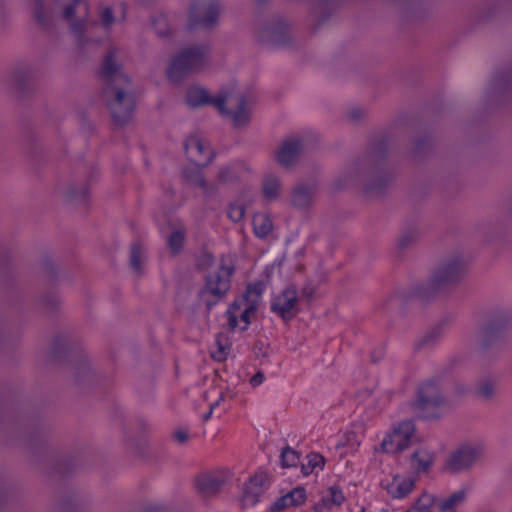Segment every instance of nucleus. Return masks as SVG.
Instances as JSON below:
<instances>
[{"instance_id":"nucleus-21","label":"nucleus","mask_w":512,"mask_h":512,"mask_svg":"<svg viewBox=\"0 0 512 512\" xmlns=\"http://www.w3.org/2000/svg\"><path fill=\"white\" fill-rule=\"evenodd\" d=\"M326 460L324 456L317 452L308 453L301 463V473L307 477L311 474H318L325 468Z\"/></svg>"},{"instance_id":"nucleus-27","label":"nucleus","mask_w":512,"mask_h":512,"mask_svg":"<svg viewBox=\"0 0 512 512\" xmlns=\"http://www.w3.org/2000/svg\"><path fill=\"white\" fill-rule=\"evenodd\" d=\"M244 170L245 167L241 163H234L226 167H223L218 174V181L220 183H228L238 180L241 177Z\"/></svg>"},{"instance_id":"nucleus-15","label":"nucleus","mask_w":512,"mask_h":512,"mask_svg":"<svg viewBox=\"0 0 512 512\" xmlns=\"http://www.w3.org/2000/svg\"><path fill=\"white\" fill-rule=\"evenodd\" d=\"M302 150V141L299 138L289 137L275 153L276 161L284 167L293 165Z\"/></svg>"},{"instance_id":"nucleus-7","label":"nucleus","mask_w":512,"mask_h":512,"mask_svg":"<svg viewBox=\"0 0 512 512\" xmlns=\"http://www.w3.org/2000/svg\"><path fill=\"white\" fill-rule=\"evenodd\" d=\"M220 12L217 0H194L189 12V28L212 27Z\"/></svg>"},{"instance_id":"nucleus-20","label":"nucleus","mask_w":512,"mask_h":512,"mask_svg":"<svg viewBox=\"0 0 512 512\" xmlns=\"http://www.w3.org/2000/svg\"><path fill=\"white\" fill-rule=\"evenodd\" d=\"M197 490L203 495H211L218 492L222 485L223 480L212 473L200 474L196 478Z\"/></svg>"},{"instance_id":"nucleus-4","label":"nucleus","mask_w":512,"mask_h":512,"mask_svg":"<svg viewBox=\"0 0 512 512\" xmlns=\"http://www.w3.org/2000/svg\"><path fill=\"white\" fill-rule=\"evenodd\" d=\"M209 48L195 45L183 49L172 59L167 69V76L173 83H178L192 73L202 71L208 60Z\"/></svg>"},{"instance_id":"nucleus-11","label":"nucleus","mask_w":512,"mask_h":512,"mask_svg":"<svg viewBox=\"0 0 512 512\" xmlns=\"http://www.w3.org/2000/svg\"><path fill=\"white\" fill-rule=\"evenodd\" d=\"M234 273V267L226 265L224 262L220 264L218 269L210 273L206 277L205 291L209 292L213 296L220 298L229 289L231 284V277Z\"/></svg>"},{"instance_id":"nucleus-14","label":"nucleus","mask_w":512,"mask_h":512,"mask_svg":"<svg viewBox=\"0 0 512 512\" xmlns=\"http://www.w3.org/2000/svg\"><path fill=\"white\" fill-rule=\"evenodd\" d=\"M346 501V496L338 484L329 486L323 491L320 500L313 506L314 512H325L341 507Z\"/></svg>"},{"instance_id":"nucleus-41","label":"nucleus","mask_w":512,"mask_h":512,"mask_svg":"<svg viewBox=\"0 0 512 512\" xmlns=\"http://www.w3.org/2000/svg\"><path fill=\"white\" fill-rule=\"evenodd\" d=\"M414 239V232H407L403 234L399 239V246L401 248L406 247Z\"/></svg>"},{"instance_id":"nucleus-29","label":"nucleus","mask_w":512,"mask_h":512,"mask_svg":"<svg viewBox=\"0 0 512 512\" xmlns=\"http://www.w3.org/2000/svg\"><path fill=\"white\" fill-rule=\"evenodd\" d=\"M436 498L430 494H422L405 512H433Z\"/></svg>"},{"instance_id":"nucleus-5","label":"nucleus","mask_w":512,"mask_h":512,"mask_svg":"<svg viewBox=\"0 0 512 512\" xmlns=\"http://www.w3.org/2000/svg\"><path fill=\"white\" fill-rule=\"evenodd\" d=\"M260 293L249 285L241 296L237 297L229 306L226 315L230 328L246 330L250 325V317L257 310Z\"/></svg>"},{"instance_id":"nucleus-12","label":"nucleus","mask_w":512,"mask_h":512,"mask_svg":"<svg viewBox=\"0 0 512 512\" xmlns=\"http://www.w3.org/2000/svg\"><path fill=\"white\" fill-rule=\"evenodd\" d=\"M268 476L263 471H257L245 483L242 492V504L244 506L256 505L267 488Z\"/></svg>"},{"instance_id":"nucleus-18","label":"nucleus","mask_w":512,"mask_h":512,"mask_svg":"<svg viewBox=\"0 0 512 512\" xmlns=\"http://www.w3.org/2000/svg\"><path fill=\"white\" fill-rule=\"evenodd\" d=\"M434 462V454L427 449L414 451L410 458V467L416 474L427 472Z\"/></svg>"},{"instance_id":"nucleus-13","label":"nucleus","mask_w":512,"mask_h":512,"mask_svg":"<svg viewBox=\"0 0 512 512\" xmlns=\"http://www.w3.org/2000/svg\"><path fill=\"white\" fill-rule=\"evenodd\" d=\"M482 448L478 445L463 444L449 457L447 467L451 471H460L471 466L480 456Z\"/></svg>"},{"instance_id":"nucleus-24","label":"nucleus","mask_w":512,"mask_h":512,"mask_svg":"<svg viewBox=\"0 0 512 512\" xmlns=\"http://www.w3.org/2000/svg\"><path fill=\"white\" fill-rule=\"evenodd\" d=\"M315 188L312 185H298L292 194V203L297 207H307L311 204Z\"/></svg>"},{"instance_id":"nucleus-36","label":"nucleus","mask_w":512,"mask_h":512,"mask_svg":"<svg viewBox=\"0 0 512 512\" xmlns=\"http://www.w3.org/2000/svg\"><path fill=\"white\" fill-rule=\"evenodd\" d=\"M440 334V328H433L419 343L418 348L425 347L433 342Z\"/></svg>"},{"instance_id":"nucleus-44","label":"nucleus","mask_w":512,"mask_h":512,"mask_svg":"<svg viewBox=\"0 0 512 512\" xmlns=\"http://www.w3.org/2000/svg\"><path fill=\"white\" fill-rule=\"evenodd\" d=\"M350 512H371V511L362 505H356L354 508L351 509Z\"/></svg>"},{"instance_id":"nucleus-32","label":"nucleus","mask_w":512,"mask_h":512,"mask_svg":"<svg viewBox=\"0 0 512 512\" xmlns=\"http://www.w3.org/2000/svg\"><path fill=\"white\" fill-rule=\"evenodd\" d=\"M184 243V233L180 230L174 231L168 238V245L173 254L181 251Z\"/></svg>"},{"instance_id":"nucleus-33","label":"nucleus","mask_w":512,"mask_h":512,"mask_svg":"<svg viewBox=\"0 0 512 512\" xmlns=\"http://www.w3.org/2000/svg\"><path fill=\"white\" fill-rule=\"evenodd\" d=\"M299 461V455L290 447H286L281 452V464L283 467H293Z\"/></svg>"},{"instance_id":"nucleus-30","label":"nucleus","mask_w":512,"mask_h":512,"mask_svg":"<svg viewBox=\"0 0 512 512\" xmlns=\"http://www.w3.org/2000/svg\"><path fill=\"white\" fill-rule=\"evenodd\" d=\"M506 319L503 316H499L494 319L489 325L484 328V334L487 340H492L498 337L504 328L506 327Z\"/></svg>"},{"instance_id":"nucleus-1","label":"nucleus","mask_w":512,"mask_h":512,"mask_svg":"<svg viewBox=\"0 0 512 512\" xmlns=\"http://www.w3.org/2000/svg\"><path fill=\"white\" fill-rule=\"evenodd\" d=\"M115 56L116 49L111 48L103 60L99 74L100 78L105 82L103 95L105 97L113 95V98L107 101L113 120L117 125H124L132 118L136 99L134 94L127 93L113 84L115 78L123 80L126 84L130 82V79L119 71L120 67L115 62Z\"/></svg>"},{"instance_id":"nucleus-23","label":"nucleus","mask_w":512,"mask_h":512,"mask_svg":"<svg viewBox=\"0 0 512 512\" xmlns=\"http://www.w3.org/2000/svg\"><path fill=\"white\" fill-rule=\"evenodd\" d=\"M360 443L361 441L356 432L347 431L343 433L339 442L336 444V449L340 450V456L344 457L356 452Z\"/></svg>"},{"instance_id":"nucleus-19","label":"nucleus","mask_w":512,"mask_h":512,"mask_svg":"<svg viewBox=\"0 0 512 512\" xmlns=\"http://www.w3.org/2000/svg\"><path fill=\"white\" fill-rule=\"evenodd\" d=\"M414 480L410 477L395 476L388 484L387 491L394 499H403L414 488Z\"/></svg>"},{"instance_id":"nucleus-46","label":"nucleus","mask_w":512,"mask_h":512,"mask_svg":"<svg viewBox=\"0 0 512 512\" xmlns=\"http://www.w3.org/2000/svg\"><path fill=\"white\" fill-rule=\"evenodd\" d=\"M219 354H220L219 356L214 355L213 357L216 358L217 360H222L225 358V352L222 348H220Z\"/></svg>"},{"instance_id":"nucleus-10","label":"nucleus","mask_w":512,"mask_h":512,"mask_svg":"<svg viewBox=\"0 0 512 512\" xmlns=\"http://www.w3.org/2000/svg\"><path fill=\"white\" fill-rule=\"evenodd\" d=\"M464 270V263L459 257L444 263L433 273L431 279L433 290L438 292L445 286L458 282L464 275Z\"/></svg>"},{"instance_id":"nucleus-35","label":"nucleus","mask_w":512,"mask_h":512,"mask_svg":"<svg viewBox=\"0 0 512 512\" xmlns=\"http://www.w3.org/2000/svg\"><path fill=\"white\" fill-rule=\"evenodd\" d=\"M35 2L34 18L40 25L44 26L46 24V15L43 0H35Z\"/></svg>"},{"instance_id":"nucleus-45","label":"nucleus","mask_w":512,"mask_h":512,"mask_svg":"<svg viewBox=\"0 0 512 512\" xmlns=\"http://www.w3.org/2000/svg\"><path fill=\"white\" fill-rule=\"evenodd\" d=\"M223 400V395H221L213 404L210 405V412H209V415L213 412V410L219 406L220 404V401Z\"/></svg>"},{"instance_id":"nucleus-3","label":"nucleus","mask_w":512,"mask_h":512,"mask_svg":"<svg viewBox=\"0 0 512 512\" xmlns=\"http://www.w3.org/2000/svg\"><path fill=\"white\" fill-rule=\"evenodd\" d=\"M186 155L195 166L185 168L182 172L186 181L207 192V182L200 167L209 165L215 158V153L210 145L198 134H192L184 142Z\"/></svg>"},{"instance_id":"nucleus-9","label":"nucleus","mask_w":512,"mask_h":512,"mask_svg":"<svg viewBox=\"0 0 512 512\" xmlns=\"http://www.w3.org/2000/svg\"><path fill=\"white\" fill-rule=\"evenodd\" d=\"M271 311L283 320L293 319L300 311L299 294L294 286H288L271 301Z\"/></svg>"},{"instance_id":"nucleus-39","label":"nucleus","mask_w":512,"mask_h":512,"mask_svg":"<svg viewBox=\"0 0 512 512\" xmlns=\"http://www.w3.org/2000/svg\"><path fill=\"white\" fill-rule=\"evenodd\" d=\"M113 12L112 9L107 7L101 13V21L105 28H108L113 22Z\"/></svg>"},{"instance_id":"nucleus-34","label":"nucleus","mask_w":512,"mask_h":512,"mask_svg":"<svg viewBox=\"0 0 512 512\" xmlns=\"http://www.w3.org/2000/svg\"><path fill=\"white\" fill-rule=\"evenodd\" d=\"M245 214V208L238 203H231L228 207L227 216L233 222H239Z\"/></svg>"},{"instance_id":"nucleus-16","label":"nucleus","mask_w":512,"mask_h":512,"mask_svg":"<svg viewBox=\"0 0 512 512\" xmlns=\"http://www.w3.org/2000/svg\"><path fill=\"white\" fill-rule=\"evenodd\" d=\"M307 500L306 489L302 486H298L277 498L271 505V512H282L283 510L291 507H299L303 505Z\"/></svg>"},{"instance_id":"nucleus-26","label":"nucleus","mask_w":512,"mask_h":512,"mask_svg":"<svg viewBox=\"0 0 512 512\" xmlns=\"http://www.w3.org/2000/svg\"><path fill=\"white\" fill-rule=\"evenodd\" d=\"M465 496V490L460 489L445 499H441L439 501L436 499V505L441 512H450L464 501Z\"/></svg>"},{"instance_id":"nucleus-48","label":"nucleus","mask_w":512,"mask_h":512,"mask_svg":"<svg viewBox=\"0 0 512 512\" xmlns=\"http://www.w3.org/2000/svg\"><path fill=\"white\" fill-rule=\"evenodd\" d=\"M259 4L263 3L265 0H257Z\"/></svg>"},{"instance_id":"nucleus-37","label":"nucleus","mask_w":512,"mask_h":512,"mask_svg":"<svg viewBox=\"0 0 512 512\" xmlns=\"http://www.w3.org/2000/svg\"><path fill=\"white\" fill-rule=\"evenodd\" d=\"M214 262V257L210 253H202L198 259L197 265L201 269H206L212 265Z\"/></svg>"},{"instance_id":"nucleus-17","label":"nucleus","mask_w":512,"mask_h":512,"mask_svg":"<svg viewBox=\"0 0 512 512\" xmlns=\"http://www.w3.org/2000/svg\"><path fill=\"white\" fill-rule=\"evenodd\" d=\"M270 42L279 46H286L290 41L289 25L282 19H277L264 30Z\"/></svg>"},{"instance_id":"nucleus-28","label":"nucleus","mask_w":512,"mask_h":512,"mask_svg":"<svg viewBox=\"0 0 512 512\" xmlns=\"http://www.w3.org/2000/svg\"><path fill=\"white\" fill-rule=\"evenodd\" d=\"M280 191V180L274 175H266L262 182V193L265 199H276Z\"/></svg>"},{"instance_id":"nucleus-43","label":"nucleus","mask_w":512,"mask_h":512,"mask_svg":"<svg viewBox=\"0 0 512 512\" xmlns=\"http://www.w3.org/2000/svg\"><path fill=\"white\" fill-rule=\"evenodd\" d=\"M174 438L179 443H184L188 439V433L185 430H177L174 433Z\"/></svg>"},{"instance_id":"nucleus-25","label":"nucleus","mask_w":512,"mask_h":512,"mask_svg":"<svg viewBox=\"0 0 512 512\" xmlns=\"http://www.w3.org/2000/svg\"><path fill=\"white\" fill-rule=\"evenodd\" d=\"M273 228V222L270 216L257 213L253 216V230L257 237L265 238L267 237Z\"/></svg>"},{"instance_id":"nucleus-38","label":"nucleus","mask_w":512,"mask_h":512,"mask_svg":"<svg viewBox=\"0 0 512 512\" xmlns=\"http://www.w3.org/2000/svg\"><path fill=\"white\" fill-rule=\"evenodd\" d=\"M314 294H315V289L314 287H312L311 285H305L302 289H301V293L299 295V301L301 299H305L307 302H310L313 297H314Z\"/></svg>"},{"instance_id":"nucleus-40","label":"nucleus","mask_w":512,"mask_h":512,"mask_svg":"<svg viewBox=\"0 0 512 512\" xmlns=\"http://www.w3.org/2000/svg\"><path fill=\"white\" fill-rule=\"evenodd\" d=\"M492 392L493 386L490 382L480 384L477 389V394L485 398L490 397L492 395Z\"/></svg>"},{"instance_id":"nucleus-8","label":"nucleus","mask_w":512,"mask_h":512,"mask_svg":"<svg viewBox=\"0 0 512 512\" xmlns=\"http://www.w3.org/2000/svg\"><path fill=\"white\" fill-rule=\"evenodd\" d=\"M416 431L413 420H404L398 423L391 433L387 434L382 443V450L386 453H398L409 446Z\"/></svg>"},{"instance_id":"nucleus-31","label":"nucleus","mask_w":512,"mask_h":512,"mask_svg":"<svg viewBox=\"0 0 512 512\" xmlns=\"http://www.w3.org/2000/svg\"><path fill=\"white\" fill-rule=\"evenodd\" d=\"M141 256H142V247L139 242H134L131 245L130 249V265L132 269L140 273L141 272Z\"/></svg>"},{"instance_id":"nucleus-47","label":"nucleus","mask_w":512,"mask_h":512,"mask_svg":"<svg viewBox=\"0 0 512 512\" xmlns=\"http://www.w3.org/2000/svg\"><path fill=\"white\" fill-rule=\"evenodd\" d=\"M351 117L353 119H358L360 117V111H353Z\"/></svg>"},{"instance_id":"nucleus-22","label":"nucleus","mask_w":512,"mask_h":512,"mask_svg":"<svg viewBox=\"0 0 512 512\" xmlns=\"http://www.w3.org/2000/svg\"><path fill=\"white\" fill-rule=\"evenodd\" d=\"M80 3L79 0H73V3L67 5L64 9V18L70 21V27L75 37L80 43H83L85 21L82 19H73L75 15L76 6Z\"/></svg>"},{"instance_id":"nucleus-42","label":"nucleus","mask_w":512,"mask_h":512,"mask_svg":"<svg viewBox=\"0 0 512 512\" xmlns=\"http://www.w3.org/2000/svg\"><path fill=\"white\" fill-rule=\"evenodd\" d=\"M265 380V376L262 372L255 373L250 379V383L253 387L261 385Z\"/></svg>"},{"instance_id":"nucleus-6","label":"nucleus","mask_w":512,"mask_h":512,"mask_svg":"<svg viewBox=\"0 0 512 512\" xmlns=\"http://www.w3.org/2000/svg\"><path fill=\"white\" fill-rule=\"evenodd\" d=\"M445 405L437 379L423 382L417 392V398L413 403L415 411L421 418L432 419L440 417Z\"/></svg>"},{"instance_id":"nucleus-2","label":"nucleus","mask_w":512,"mask_h":512,"mask_svg":"<svg viewBox=\"0 0 512 512\" xmlns=\"http://www.w3.org/2000/svg\"><path fill=\"white\" fill-rule=\"evenodd\" d=\"M229 99L230 96L224 93H220L217 96H210L206 89L199 86L190 87L186 94V103L190 107L213 105L222 115L230 117L235 127L247 124L250 119V113L247 109L246 96L242 95L239 98L235 111L226 108L225 104Z\"/></svg>"}]
</instances>
